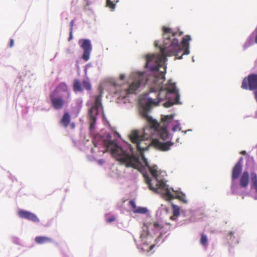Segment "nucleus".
Masks as SVG:
<instances>
[{
  "mask_svg": "<svg viewBox=\"0 0 257 257\" xmlns=\"http://www.w3.org/2000/svg\"><path fill=\"white\" fill-rule=\"evenodd\" d=\"M164 42L160 47L161 54L147 55L146 67L155 72V78L153 80L154 86L151 88V92H158L157 98L153 99L159 102L163 99L169 98L170 95L165 87L162 85L164 81V73L160 72V68L163 67L167 60V56H175L177 59L182 58L184 55L189 53V42L191 40L189 35L183 38L182 41L179 43L177 37L181 36L183 33L181 31L173 32L170 28L164 26L162 28Z\"/></svg>",
  "mask_w": 257,
  "mask_h": 257,
  "instance_id": "nucleus-1",
  "label": "nucleus"
},
{
  "mask_svg": "<svg viewBox=\"0 0 257 257\" xmlns=\"http://www.w3.org/2000/svg\"><path fill=\"white\" fill-rule=\"evenodd\" d=\"M104 145L107 151H111L113 157L121 164L124 165L126 167H132L135 169L138 167L140 164L139 159L134 155L132 152L130 153L124 150L111 140H105Z\"/></svg>",
  "mask_w": 257,
  "mask_h": 257,
  "instance_id": "nucleus-2",
  "label": "nucleus"
},
{
  "mask_svg": "<svg viewBox=\"0 0 257 257\" xmlns=\"http://www.w3.org/2000/svg\"><path fill=\"white\" fill-rule=\"evenodd\" d=\"M152 176L154 177L153 180V183H155V186H154L152 183V180L148 175L144 174V177L146 183L148 185L149 189L154 192L162 194L163 197L167 200H170L174 199L173 195L170 191L168 185L163 180H159L158 179L157 166L154 165L152 167L150 166L148 168Z\"/></svg>",
  "mask_w": 257,
  "mask_h": 257,
  "instance_id": "nucleus-3",
  "label": "nucleus"
},
{
  "mask_svg": "<svg viewBox=\"0 0 257 257\" xmlns=\"http://www.w3.org/2000/svg\"><path fill=\"white\" fill-rule=\"evenodd\" d=\"M158 104L159 101L154 100L153 98L149 97L147 98L143 109L140 112L142 116L151 125V127L153 128H157L159 125L157 121L149 115V111L152 105H157Z\"/></svg>",
  "mask_w": 257,
  "mask_h": 257,
  "instance_id": "nucleus-4",
  "label": "nucleus"
},
{
  "mask_svg": "<svg viewBox=\"0 0 257 257\" xmlns=\"http://www.w3.org/2000/svg\"><path fill=\"white\" fill-rule=\"evenodd\" d=\"M101 94L95 97L94 103L89 110V129L91 131H92L95 127L96 117L98 114V108L101 106Z\"/></svg>",
  "mask_w": 257,
  "mask_h": 257,
  "instance_id": "nucleus-5",
  "label": "nucleus"
},
{
  "mask_svg": "<svg viewBox=\"0 0 257 257\" xmlns=\"http://www.w3.org/2000/svg\"><path fill=\"white\" fill-rule=\"evenodd\" d=\"M174 115L170 114L168 115H164L161 118L162 125L159 123V126L157 128L159 133L160 137L163 140H166L169 139V133L167 131V127L169 124L173 120Z\"/></svg>",
  "mask_w": 257,
  "mask_h": 257,
  "instance_id": "nucleus-6",
  "label": "nucleus"
},
{
  "mask_svg": "<svg viewBox=\"0 0 257 257\" xmlns=\"http://www.w3.org/2000/svg\"><path fill=\"white\" fill-rule=\"evenodd\" d=\"M241 87L244 89L253 90L257 89V74H251L244 78L242 82Z\"/></svg>",
  "mask_w": 257,
  "mask_h": 257,
  "instance_id": "nucleus-7",
  "label": "nucleus"
},
{
  "mask_svg": "<svg viewBox=\"0 0 257 257\" xmlns=\"http://www.w3.org/2000/svg\"><path fill=\"white\" fill-rule=\"evenodd\" d=\"M50 99L52 106L55 109H61L65 104V100L55 92H52L50 95Z\"/></svg>",
  "mask_w": 257,
  "mask_h": 257,
  "instance_id": "nucleus-8",
  "label": "nucleus"
},
{
  "mask_svg": "<svg viewBox=\"0 0 257 257\" xmlns=\"http://www.w3.org/2000/svg\"><path fill=\"white\" fill-rule=\"evenodd\" d=\"M174 143L171 141L162 142L157 139L153 140L152 142V145L156 149L163 152L169 151L171 147L174 145Z\"/></svg>",
  "mask_w": 257,
  "mask_h": 257,
  "instance_id": "nucleus-9",
  "label": "nucleus"
},
{
  "mask_svg": "<svg viewBox=\"0 0 257 257\" xmlns=\"http://www.w3.org/2000/svg\"><path fill=\"white\" fill-rule=\"evenodd\" d=\"M81 48L84 51L82 55V58L85 61H87L89 59L90 54L92 50V46L90 40L88 39L84 40L81 45Z\"/></svg>",
  "mask_w": 257,
  "mask_h": 257,
  "instance_id": "nucleus-10",
  "label": "nucleus"
},
{
  "mask_svg": "<svg viewBox=\"0 0 257 257\" xmlns=\"http://www.w3.org/2000/svg\"><path fill=\"white\" fill-rule=\"evenodd\" d=\"M130 139L132 143L136 144V147L138 150L143 151L145 150L144 148L141 147V142L144 140L143 137L139 135L138 131H133L130 135Z\"/></svg>",
  "mask_w": 257,
  "mask_h": 257,
  "instance_id": "nucleus-11",
  "label": "nucleus"
},
{
  "mask_svg": "<svg viewBox=\"0 0 257 257\" xmlns=\"http://www.w3.org/2000/svg\"><path fill=\"white\" fill-rule=\"evenodd\" d=\"M18 214L22 218H25L34 222H39V219L36 215L29 211L20 210L18 211Z\"/></svg>",
  "mask_w": 257,
  "mask_h": 257,
  "instance_id": "nucleus-12",
  "label": "nucleus"
},
{
  "mask_svg": "<svg viewBox=\"0 0 257 257\" xmlns=\"http://www.w3.org/2000/svg\"><path fill=\"white\" fill-rule=\"evenodd\" d=\"M241 160V159H240V160L235 165L232 169L231 178L233 180H234L238 178L241 173L242 170Z\"/></svg>",
  "mask_w": 257,
  "mask_h": 257,
  "instance_id": "nucleus-13",
  "label": "nucleus"
},
{
  "mask_svg": "<svg viewBox=\"0 0 257 257\" xmlns=\"http://www.w3.org/2000/svg\"><path fill=\"white\" fill-rule=\"evenodd\" d=\"M142 75H140L139 76V79L138 80L134 81L129 86L128 88L127 89V94H133L135 93V91L137 90V89L140 87L141 84L140 80L141 78L142 77Z\"/></svg>",
  "mask_w": 257,
  "mask_h": 257,
  "instance_id": "nucleus-14",
  "label": "nucleus"
},
{
  "mask_svg": "<svg viewBox=\"0 0 257 257\" xmlns=\"http://www.w3.org/2000/svg\"><path fill=\"white\" fill-rule=\"evenodd\" d=\"M249 182V174L246 171L244 172L241 175L239 185L242 188H245L247 186Z\"/></svg>",
  "mask_w": 257,
  "mask_h": 257,
  "instance_id": "nucleus-15",
  "label": "nucleus"
},
{
  "mask_svg": "<svg viewBox=\"0 0 257 257\" xmlns=\"http://www.w3.org/2000/svg\"><path fill=\"white\" fill-rule=\"evenodd\" d=\"M35 241L38 244H44L52 242L53 241V239L47 236H38L35 238Z\"/></svg>",
  "mask_w": 257,
  "mask_h": 257,
  "instance_id": "nucleus-16",
  "label": "nucleus"
},
{
  "mask_svg": "<svg viewBox=\"0 0 257 257\" xmlns=\"http://www.w3.org/2000/svg\"><path fill=\"white\" fill-rule=\"evenodd\" d=\"M71 120L70 115L68 112H65L62 119L60 120V123L65 127H67L69 124Z\"/></svg>",
  "mask_w": 257,
  "mask_h": 257,
  "instance_id": "nucleus-17",
  "label": "nucleus"
},
{
  "mask_svg": "<svg viewBox=\"0 0 257 257\" xmlns=\"http://www.w3.org/2000/svg\"><path fill=\"white\" fill-rule=\"evenodd\" d=\"M150 225L148 223H144L143 226V231L141 233L140 237L143 240L146 238L150 234L149 227Z\"/></svg>",
  "mask_w": 257,
  "mask_h": 257,
  "instance_id": "nucleus-18",
  "label": "nucleus"
},
{
  "mask_svg": "<svg viewBox=\"0 0 257 257\" xmlns=\"http://www.w3.org/2000/svg\"><path fill=\"white\" fill-rule=\"evenodd\" d=\"M59 91L68 92V88L67 85L64 82H61L52 92H55V93L58 94Z\"/></svg>",
  "mask_w": 257,
  "mask_h": 257,
  "instance_id": "nucleus-19",
  "label": "nucleus"
},
{
  "mask_svg": "<svg viewBox=\"0 0 257 257\" xmlns=\"http://www.w3.org/2000/svg\"><path fill=\"white\" fill-rule=\"evenodd\" d=\"M73 88L75 92H81L83 90L80 81L78 79L74 80Z\"/></svg>",
  "mask_w": 257,
  "mask_h": 257,
  "instance_id": "nucleus-20",
  "label": "nucleus"
},
{
  "mask_svg": "<svg viewBox=\"0 0 257 257\" xmlns=\"http://www.w3.org/2000/svg\"><path fill=\"white\" fill-rule=\"evenodd\" d=\"M154 231L161 230L164 227V224L161 221H154L152 223Z\"/></svg>",
  "mask_w": 257,
  "mask_h": 257,
  "instance_id": "nucleus-21",
  "label": "nucleus"
},
{
  "mask_svg": "<svg viewBox=\"0 0 257 257\" xmlns=\"http://www.w3.org/2000/svg\"><path fill=\"white\" fill-rule=\"evenodd\" d=\"M165 88L166 90H167L168 93H169L170 94H174L175 95L177 94L176 93V90L175 83L170 84L167 87H166Z\"/></svg>",
  "mask_w": 257,
  "mask_h": 257,
  "instance_id": "nucleus-22",
  "label": "nucleus"
},
{
  "mask_svg": "<svg viewBox=\"0 0 257 257\" xmlns=\"http://www.w3.org/2000/svg\"><path fill=\"white\" fill-rule=\"evenodd\" d=\"M251 187L253 188L257 192V175L255 173L251 174Z\"/></svg>",
  "mask_w": 257,
  "mask_h": 257,
  "instance_id": "nucleus-23",
  "label": "nucleus"
},
{
  "mask_svg": "<svg viewBox=\"0 0 257 257\" xmlns=\"http://www.w3.org/2000/svg\"><path fill=\"white\" fill-rule=\"evenodd\" d=\"M207 241L208 239L206 235L204 234V233H202L200 239V244L206 247L207 246Z\"/></svg>",
  "mask_w": 257,
  "mask_h": 257,
  "instance_id": "nucleus-24",
  "label": "nucleus"
},
{
  "mask_svg": "<svg viewBox=\"0 0 257 257\" xmlns=\"http://www.w3.org/2000/svg\"><path fill=\"white\" fill-rule=\"evenodd\" d=\"M179 99V95L178 94H176L175 102H172L170 101H167L164 103V106L166 107H169L172 106L175 103H178V102Z\"/></svg>",
  "mask_w": 257,
  "mask_h": 257,
  "instance_id": "nucleus-25",
  "label": "nucleus"
},
{
  "mask_svg": "<svg viewBox=\"0 0 257 257\" xmlns=\"http://www.w3.org/2000/svg\"><path fill=\"white\" fill-rule=\"evenodd\" d=\"M148 209L146 207H137L136 210H134L135 213L145 214L147 212Z\"/></svg>",
  "mask_w": 257,
  "mask_h": 257,
  "instance_id": "nucleus-26",
  "label": "nucleus"
},
{
  "mask_svg": "<svg viewBox=\"0 0 257 257\" xmlns=\"http://www.w3.org/2000/svg\"><path fill=\"white\" fill-rule=\"evenodd\" d=\"M173 209V214L174 216H178L180 215V208L179 207L174 204L172 205Z\"/></svg>",
  "mask_w": 257,
  "mask_h": 257,
  "instance_id": "nucleus-27",
  "label": "nucleus"
},
{
  "mask_svg": "<svg viewBox=\"0 0 257 257\" xmlns=\"http://www.w3.org/2000/svg\"><path fill=\"white\" fill-rule=\"evenodd\" d=\"M116 3H114L111 0H106V6L113 11L115 8Z\"/></svg>",
  "mask_w": 257,
  "mask_h": 257,
  "instance_id": "nucleus-28",
  "label": "nucleus"
},
{
  "mask_svg": "<svg viewBox=\"0 0 257 257\" xmlns=\"http://www.w3.org/2000/svg\"><path fill=\"white\" fill-rule=\"evenodd\" d=\"M83 89H85L87 90H90L91 89V86L90 82L87 80L83 81L82 83Z\"/></svg>",
  "mask_w": 257,
  "mask_h": 257,
  "instance_id": "nucleus-29",
  "label": "nucleus"
},
{
  "mask_svg": "<svg viewBox=\"0 0 257 257\" xmlns=\"http://www.w3.org/2000/svg\"><path fill=\"white\" fill-rule=\"evenodd\" d=\"M176 198L179 199L183 203H186L187 201L186 199V196L184 194L178 195L176 197Z\"/></svg>",
  "mask_w": 257,
  "mask_h": 257,
  "instance_id": "nucleus-30",
  "label": "nucleus"
},
{
  "mask_svg": "<svg viewBox=\"0 0 257 257\" xmlns=\"http://www.w3.org/2000/svg\"><path fill=\"white\" fill-rule=\"evenodd\" d=\"M129 203L130 205L132 206L133 210H136L137 209V207L136 206L135 201L131 200L130 201Z\"/></svg>",
  "mask_w": 257,
  "mask_h": 257,
  "instance_id": "nucleus-31",
  "label": "nucleus"
},
{
  "mask_svg": "<svg viewBox=\"0 0 257 257\" xmlns=\"http://www.w3.org/2000/svg\"><path fill=\"white\" fill-rule=\"evenodd\" d=\"M115 217L114 216H111V217L107 218L106 219V222L110 223L115 220Z\"/></svg>",
  "mask_w": 257,
  "mask_h": 257,
  "instance_id": "nucleus-32",
  "label": "nucleus"
},
{
  "mask_svg": "<svg viewBox=\"0 0 257 257\" xmlns=\"http://www.w3.org/2000/svg\"><path fill=\"white\" fill-rule=\"evenodd\" d=\"M143 162L145 163L146 166L148 168L149 167H150V165L149 164V163H148L147 159L144 157H143Z\"/></svg>",
  "mask_w": 257,
  "mask_h": 257,
  "instance_id": "nucleus-33",
  "label": "nucleus"
},
{
  "mask_svg": "<svg viewBox=\"0 0 257 257\" xmlns=\"http://www.w3.org/2000/svg\"><path fill=\"white\" fill-rule=\"evenodd\" d=\"M74 20H71V21L70 22V31H73V25H74Z\"/></svg>",
  "mask_w": 257,
  "mask_h": 257,
  "instance_id": "nucleus-34",
  "label": "nucleus"
},
{
  "mask_svg": "<svg viewBox=\"0 0 257 257\" xmlns=\"http://www.w3.org/2000/svg\"><path fill=\"white\" fill-rule=\"evenodd\" d=\"M14 40L13 39H11L10 42L9 47H11V48L12 47L14 46Z\"/></svg>",
  "mask_w": 257,
  "mask_h": 257,
  "instance_id": "nucleus-35",
  "label": "nucleus"
},
{
  "mask_svg": "<svg viewBox=\"0 0 257 257\" xmlns=\"http://www.w3.org/2000/svg\"><path fill=\"white\" fill-rule=\"evenodd\" d=\"M125 77V76L124 74H121L119 76V79L120 80H123Z\"/></svg>",
  "mask_w": 257,
  "mask_h": 257,
  "instance_id": "nucleus-36",
  "label": "nucleus"
},
{
  "mask_svg": "<svg viewBox=\"0 0 257 257\" xmlns=\"http://www.w3.org/2000/svg\"><path fill=\"white\" fill-rule=\"evenodd\" d=\"M72 38V31H70V35L69 37L68 38V41H70Z\"/></svg>",
  "mask_w": 257,
  "mask_h": 257,
  "instance_id": "nucleus-37",
  "label": "nucleus"
},
{
  "mask_svg": "<svg viewBox=\"0 0 257 257\" xmlns=\"http://www.w3.org/2000/svg\"><path fill=\"white\" fill-rule=\"evenodd\" d=\"M254 95L255 100L257 102V89L254 91Z\"/></svg>",
  "mask_w": 257,
  "mask_h": 257,
  "instance_id": "nucleus-38",
  "label": "nucleus"
},
{
  "mask_svg": "<svg viewBox=\"0 0 257 257\" xmlns=\"http://www.w3.org/2000/svg\"><path fill=\"white\" fill-rule=\"evenodd\" d=\"M178 128V125H175L173 127L172 130L173 132H175Z\"/></svg>",
  "mask_w": 257,
  "mask_h": 257,
  "instance_id": "nucleus-39",
  "label": "nucleus"
},
{
  "mask_svg": "<svg viewBox=\"0 0 257 257\" xmlns=\"http://www.w3.org/2000/svg\"><path fill=\"white\" fill-rule=\"evenodd\" d=\"M75 124L74 122H72L71 124V128L73 129L75 127Z\"/></svg>",
  "mask_w": 257,
  "mask_h": 257,
  "instance_id": "nucleus-40",
  "label": "nucleus"
},
{
  "mask_svg": "<svg viewBox=\"0 0 257 257\" xmlns=\"http://www.w3.org/2000/svg\"><path fill=\"white\" fill-rule=\"evenodd\" d=\"M233 234L234 232L231 231L228 233V235L231 237L233 235Z\"/></svg>",
  "mask_w": 257,
  "mask_h": 257,
  "instance_id": "nucleus-41",
  "label": "nucleus"
},
{
  "mask_svg": "<svg viewBox=\"0 0 257 257\" xmlns=\"http://www.w3.org/2000/svg\"><path fill=\"white\" fill-rule=\"evenodd\" d=\"M240 154H241L242 155H245L246 154V152L245 151H241L240 152Z\"/></svg>",
  "mask_w": 257,
  "mask_h": 257,
  "instance_id": "nucleus-42",
  "label": "nucleus"
},
{
  "mask_svg": "<svg viewBox=\"0 0 257 257\" xmlns=\"http://www.w3.org/2000/svg\"><path fill=\"white\" fill-rule=\"evenodd\" d=\"M155 46L156 47H158V44L157 43V42H155Z\"/></svg>",
  "mask_w": 257,
  "mask_h": 257,
  "instance_id": "nucleus-43",
  "label": "nucleus"
}]
</instances>
